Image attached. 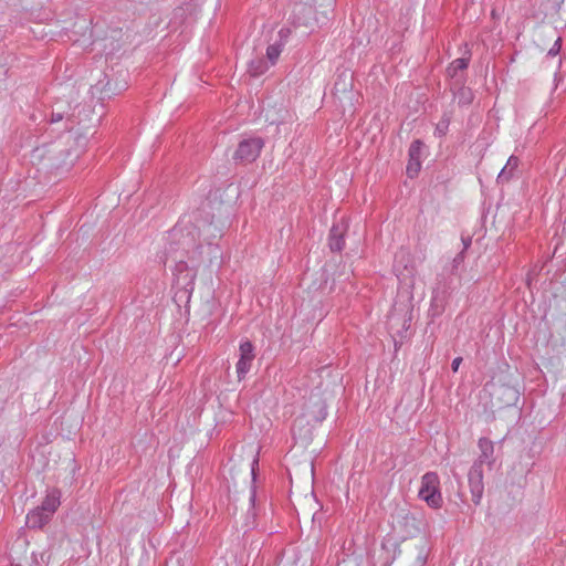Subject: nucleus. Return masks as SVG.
Masks as SVG:
<instances>
[{"label":"nucleus","mask_w":566,"mask_h":566,"mask_svg":"<svg viewBox=\"0 0 566 566\" xmlns=\"http://www.w3.org/2000/svg\"><path fill=\"white\" fill-rule=\"evenodd\" d=\"M264 143L261 138H250L241 142L234 153V159L241 163H252L261 154Z\"/></svg>","instance_id":"4"},{"label":"nucleus","mask_w":566,"mask_h":566,"mask_svg":"<svg viewBox=\"0 0 566 566\" xmlns=\"http://www.w3.org/2000/svg\"><path fill=\"white\" fill-rule=\"evenodd\" d=\"M480 455L475 464L472 467L469 475L470 483L472 484L473 492H476L474 502L479 503L482 493V464L491 467L493 463L494 444L488 438H481L478 443Z\"/></svg>","instance_id":"2"},{"label":"nucleus","mask_w":566,"mask_h":566,"mask_svg":"<svg viewBox=\"0 0 566 566\" xmlns=\"http://www.w3.org/2000/svg\"><path fill=\"white\" fill-rule=\"evenodd\" d=\"M61 493L57 490H51L45 495L41 505L39 506L42 511L46 512L50 516H52L57 507L60 506Z\"/></svg>","instance_id":"7"},{"label":"nucleus","mask_w":566,"mask_h":566,"mask_svg":"<svg viewBox=\"0 0 566 566\" xmlns=\"http://www.w3.org/2000/svg\"><path fill=\"white\" fill-rule=\"evenodd\" d=\"M467 67H468V60L467 59H463V57L455 59L449 65L448 74L453 77V76H455L458 74L459 71H463Z\"/></svg>","instance_id":"11"},{"label":"nucleus","mask_w":566,"mask_h":566,"mask_svg":"<svg viewBox=\"0 0 566 566\" xmlns=\"http://www.w3.org/2000/svg\"><path fill=\"white\" fill-rule=\"evenodd\" d=\"M517 166V158H514V157H511L509 160H507V164L505 166V168L502 170V174H504L505 169L507 167H516Z\"/></svg>","instance_id":"17"},{"label":"nucleus","mask_w":566,"mask_h":566,"mask_svg":"<svg viewBox=\"0 0 566 566\" xmlns=\"http://www.w3.org/2000/svg\"><path fill=\"white\" fill-rule=\"evenodd\" d=\"M419 497L432 509H440L443 499L440 492V479L437 473L428 472L421 478Z\"/></svg>","instance_id":"3"},{"label":"nucleus","mask_w":566,"mask_h":566,"mask_svg":"<svg viewBox=\"0 0 566 566\" xmlns=\"http://www.w3.org/2000/svg\"><path fill=\"white\" fill-rule=\"evenodd\" d=\"M258 459L253 457L250 461L233 464L230 471L231 484L235 493L248 492L249 501L254 499V467Z\"/></svg>","instance_id":"1"},{"label":"nucleus","mask_w":566,"mask_h":566,"mask_svg":"<svg viewBox=\"0 0 566 566\" xmlns=\"http://www.w3.org/2000/svg\"><path fill=\"white\" fill-rule=\"evenodd\" d=\"M422 147L423 144L420 140L412 142L409 148V157L412 160H420Z\"/></svg>","instance_id":"12"},{"label":"nucleus","mask_w":566,"mask_h":566,"mask_svg":"<svg viewBox=\"0 0 566 566\" xmlns=\"http://www.w3.org/2000/svg\"><path fill=\"white\" fill-rule=\"evenodd\" d=\"M203 3V0H181L180 9L188 15H193L197 9Z\"/></svg>","instance_id":"10"},{"label":"nucleus","mask_w":566,"mask_h":566,"mask_svg":"<svg viewBox=\"0 0 566 566\" xmlns=\"http://www.w3.org/2000/svg\"><path fill=\"white\" fill-rule=\"evenodd\" d=\"M313 13L311 7L302 6L297 13V25H304L306 28L313 27V23L310 21V15Z\"/></svg>","instance_id":"8"},{"label":"nucleus","mask_w":566,"mask_h":566,"mask_svg":"<svg viewBox=\"0 0 566 566\" xmlns=\"http://www.w3.org/2000/svg\"><path fill=\"white\" fill-rule=\"evenodd\" d=\"M461 363H462V358H461V357H457V358H454V359H453V361H452V365H451L452 370H453V371H458V369H459V367H460Z\"/></svg>","instance_id":"16"},{"label":"nucleus","mask_w":566,"mask_h":566,"mask_svg":"<svg viewBox=\"0 0 566 566\" xmlns=\"http://www.w3.org/2000/svg\"><path fill=\"white\" fill-rule=\"evenodd\" d=\"M291 34V30L287 29V28H282L280 31H279V36H280V41L279 42H283L285 44L287 38L290 36Z\"/></svg>","instance_id":"15"},{"label":"nucleus","mask_w":566,"mask_h":566,"mask_svg":"<svg viewBox=\"0 0 566 566\" xmlns=\"http://www.w3.org/2000/svg\"><path fill=\"white\" fill-rule=\"evenodd\" d=\"M239 353L240 357L235 365V371L238 380L241 381L250 371L252 363L255 358L253 344L248 339L242 340L239 346Z\"/></svg>","instance_id":"5"},{"label":"nucleus","mask_w":566,"mask_h":566,"mask_svg":"<svg viewBox=\"0 0 566 566\" xmlns=\"http://www.w3.org/2000/svg\"><path fill=\"white\" fill-rule=\"evenodd\" d=\"M51 517L52 516L38 506L28 513L25 524L30 528H41L51 520Z\"/></svg>","instance_id":"6"},{"label":"nucleus","mask_w":566,"mask_h":566,"mask_svg":"<svg viewBox=\"0 0 566 566\" xmlns=\"http://www.w3.org/2000/svg\"><path fill=\"white\" fill-rule=\"evenodd\" d=\"M420 168H421L420 160H412L411 158H409V163L407 165V175L410 178L416 177L418 175V172L420 171Z\"/></svg>","instance_id":"13"},{"label":"nucleus","mask_w":566,"mask_h":566,"mask_svg":"<svg viewBox=\"0 0 566 566\" xmlns=\"http://www.w3.org/2000/svg\"><path fill=\"white\" fill-rule=\"evenodd\" d=\"M264 72V67H261L260 70H255V71H252V74L253 75H259V74H262Z\"/></svg>","instance_id":"20"},{"label":"nucleus","mask_w":566,"mask_h":566,"mask_svg":"<svg viewBox=\"0 0 566 566\" xmlns=\"http://www.w3.org/2000/svg\"><path fill=\"white\" fill-rule=\"evenodd\" d=\"M283 48H284L283 42H274L273 44L268 46L266 57L270 60V62L272 64H274L277 61Z\"/></svg>","instance_id":"9"},{"label":"nucleus","mask_w":566,"mask_h":566,"mask_svg":"<svg viewBox=\"0 0 566 566\" xmlns=\"http://www.w3.org/2000/svg\"><path fill=\"white\" fill-rule=\"evenodd\" d=\"M344 239L342 237H335L332 234L329 240V247L333 251H340L344 248Z\"/></svg>","instance_id":"14"},{"label":"nucleus","mask_w":566,"mask_h":566,"mask_svg":"<svg viewBox=\"0 0 566 566\" xmlns=\"http://www.w3.org/2000/svg\"><path fill=\"white\" fill-rule=\"evenodd\" d=\"M62 119H63L62 113H52V116H51L52 123H57V122H61Z\"/></svg>","instance_id":"18"},{"label":"nucleus","mask_w":566,"mask_h":566,"mask_svg":"<svg viewBox=\"0 0 566 566\" xmlns=\"http://www.w3.org/2000/svg\"><path fill=\"white\" fill-rule=\"evenodd\" d=\"M192 290H193V276L191 275L190 281H189V289H186V292L188 293V300L190 298Z\"/></svg>","instance_id":"19"}]
</instances>
